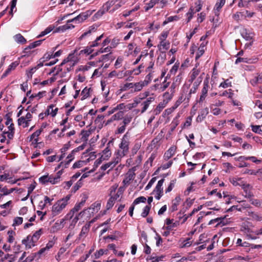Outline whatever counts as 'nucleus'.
<instances>
[{"instance_id":"1","label":"nucleus","mask_w":262,"mask_h":262,"mask_svg":"<svg viewBox=\"0 0 262 262\" xmlns=\"http://www.w3.org/2000/svg\"><path fill=\"white\" fill-rule=\"evenodd\" d=\"M129 144V135L128 133H126L122 138L119 145V149L116 153V158H118L119 161H121V159L128 154Z\"/></svg>"},{"instance_id":"2","label":"nucleus","mask_w":262,"mask_h":262,"mask_svg":"<svg viewBox=\"0 0 262 262\" xmlns=\"http://www.w3.org/2000/svg\"><path fill=\"white\" fill-rule=\"evenodd\" d=\"M71 195H68L65 198L57 201L52 206V215L56 216L61 213L62 210L68 205Z\"/></svg>"},{"instance_id":"3","label":"nucleus","mask_w":262,"mask_h":262,"mask_svg":"<svg viewBox=\"0 0 262 262\" xmlns=\"http://www.w3.org/2000/svg\"><path fill=\"white\" fill-rule=\"evenodd\" d=\"M42 233V229H40L36 231L32 236L29 235L26 239H24L22 241V243L25 245L27 248L30 249L35 245V243L38 240Z\"/></svg>"},{"instance_id":"4","label":"nucleus","mask_w":262,"mask_h":262,"mask_svg":"<svg viewBox=\"0 0 262 262\" xmlns=\"http://www.w3.org/2000/svg\"><path fill=\"white\" fill-rule=\"evenodd\" d=\"M164 180V179H162L161 180H159L155 190H154V193H155V197L158 200H160L163 194L162 185Z\"/></svg>"},{"instance_id":"5","label":"nucleus","mask_w":262,"mask_h":262,"mask_svg":"<svg viewBox=\"0 0 262 262\" xmlns=\"http://www.w3.org/2000/svg\"><path fill=\"white\" fill-rule=\"evenodd\" d=\"M100 206L101 203L99 202H96L92 204L89 208L80 212L78 214V215H83V214L85 213L86 211H88L90 214H93L94 212H97L100 210Z\"/></svg>"},{"instance_id":"6","label":"nucleus","mask_w":262,"mask_h":262,"mask_svg":"<svg viewBox=\"0 0 262 262\" xmlns=\"http://www.w3.org/2000/svg\"><path fill=\"white\" fill-rule=\"evenodd\" d=\"M242 188L245 193L244 195L245 198L249 199L250 198L253 197L254 194L252 191V187L249 184L246 182Z\"/></svg>"},{"instance_id":"7","label":"nucleus","mask_w":262,"mask_h":262,"mask_svg":"<svg viewBox=\"0 0 262 262\" xmlns=\"http://www.w3.org/2000/svg\"><path fill=\"white\" fill-rule=\"evenodd\" d=\"M120 162V161H119V159L118 158H115L113 160V161L109 162L106 163L105 164L102 165L101 167V169L102 170H105L109 168L108 171H110V170L112 169L115 166V165L119 163V162Z\"/></svg>"},{"instance_id":"8","label":"nucleus","mask_w":262,"mask_h":262,"mask_svg":"<svg viewBox=\"0 0 262 262\" xmlns=\"http://www.w3.org/2000/svg\"><path fill=\"white\" fill-rule=\"evenodd\" d=\"M209 88V84L208 82H204L203 84V88L202 90L201 95L200 97V99L199 100V103H202L205 100Z\"/></svg>"},{"instance_id":"9","label":"nucleus","mask_w":262,"mask_h":262,"mask_svg":"<svg viewBox=\"0 0 262 262\" xmlns=\"http://www.w3.org/2000/svg\"><path fill=\"white\" fill-rule=\"evenodd\" d=\"M166 224L167 225L166 227H163V229H166V230H171L173 228L177 227L179 225V222H173V220H170L169 219H167L166 220Z\"/></svg>"},{"instance_id":"10","label":"nucleus","mask_w":262,"mask_h":262,"mask_svg":"<svg viewBox=\"0 0 262 262\" xmlns=\"http://www.w3.org/2000/svg\"><path fill=\"white\" fill-rule=\"evenodd\" d=\"M154 97H149L146 100L142 102L141 104V105L142 106L141 113H144L147 110L151 103L154 101Z\"/></svg>"},{"instance_id":"11","label":"nucleus","mask_w":262,"mask_h":262,"mask_svg":"<svg viewBox=\"0 0 262 262\" xmlns=\"http://www.w3.org/2000/svg\"><path fill=\"white\" fill-rule=\"evenodd\" d=\"M85 202V200H83L78 204H76L74 207L71 210L70 213L68 214V215H71L70 218H72L74 215V213L75 212H78L81 208V207L84 206Z\"/></svg>"},{"instance_id":"12","label":"nucleus","mask_w":262,"mask_h":262,"mask_svg":"<svg viewBox=\"0 0 262 262\" xmlns=\"http://www.w3.org/2000/svg\"><path fill=\"white\" fill-rule=\"evenodd\" d=\"M176 151V146L170 147L164 154V159L167 160L171 158L174 154Z\"/></svg>"},{"instance_id":"13","label":"nucleus","mask_w":262,"mask_h":262,"mask_svg":"<svg viewBox=\"0 0 262 262\" xmlns=\"http://www.w3.org/2000/svg\"><path fill=\"white\" fill-rule=\"evenodd\" d=\"M19 64V62L15 61L13 62L9 66L8 69L6 70L4 73L2 75V77H5L10 74L11 71L14 70L16 67Z\"/></svg>"},{"instance_id":"14","label":"nucleus","mask_w":262,"mask_h":262,"mask_svg":"<svg viewBox=\"0 0 262 262\" xmlns=\"http://www.w3.org/2000/svg\"><path fill=\"white\" fill-rule=\"evenodd\" d=\"M88 17V15L84 13L80 14L75 18L71 19L69 21L74 22L75 24H78L82 22L84 20H85Z\"/></svg>"},{"instance_id":"15","label":"nucleus","mask_w":262,"mask_h":262,"mask_svg":"<svg viewBox=\"0 0 262 262\" xmlns=\"http://www.w3.org/2000/svg\"><path fill=\"white\" fill-rule=\"evenodd\" d=\"M181 198L180 196H177L172 201V205L170 207L172 212L175 211L178 209V206L180 204L181 202Z\"/></svg>"},{"instance_id":"16","label":"nucleus","mask_w":262,"mask_h":262,"mask_svg":"<svg viewBox=\"0 0 262 262\" xmlns=\"http://www.w3.org/2000/svg\"><path fill=\"white\" fill-rule=\"evenodd\" d=\"M230 182L233 185L236 186H239L242 187L243 185L246 183L244 181L242 178H233L230 179Z\"/></svg>"},{"instance_id":"17","label":"nucleus","mask_w":262,"mask_h":262,"mask_svg":"<svg viewBox=\"0 0 262 262\" xmlns=\"http://www.w3.org/2000/svg\"><path fill=\"white\" fill-rule=\"evenodd\" d=\"M226 0H219L216 3L214 7V13L215 15H219L220 10L224 5Z\"/></svg>"},{"instance_id":"18","label":"nucleus","mask_w":262,"mask_h":262,"mask_svg":"<svg viewBox=\"0 0 262 262\" xmlns=\"http://www.w3.org/2000/svg\"><path fill=\"white\" fill-rule=\"evenodd\" d=\"M64 221V219H61L59 221L56 222L52 227L53 231L55 232L63 228Z\"/></svg>"},{"instance_id":"19","label":"nucleus","mask_w":262,"mask_h":262,"mask_svg":"<svg viewBox=\"0 0 262 262\" xmlns=\"http://www.w3.org/2000/svg\"><path fill=\"white\" fill-rule=\"evenodd\" d=\"M111 142L110 141L107 144L106 147L102 151V155L101 157V158H103V159H105L111 156V150L109 147L110 144H111Z\"/></svg>"},{"instance_id":"20","label":"nucleus","mask_w":262,"mask_h":262,"mask_svg":"<svg viewBox=\"0 0 262 262\" xmlns=\"http://www.w3.org/2000/svg\"><path fill=\"white\" fill-rule=\"evenodd\" d=\"M144 9L146 11H147L150 9L152 8L156 3L154 0H144Z\"/></svg>"},{"instance_id":"21","label":"nucleus","mask_w":262,"mask_h":262,"mask_svg":"<svg viewBox=\"0 0 262 262\" xmlns=\"http://www.w3.org/2000/svg\"><path fill=\"white\" fill-rule=\"evenodd\" d=\"M54 105L53 104L49 105L46 114H47V115H51L53 117H55L57 114L58 109V108L54 109Z\"/></svg>"},{"instance_id":"22","label":"nucleus","mask_w":262,"mask_h":262,"mask_svg":"<svg viewBox=\"0 0 262 262\" xmlns=\"http://www.w3.org/2000/svg\"><path fill=\"white\" fill-rule=\"evenodd\" d=\"M170 46V42L168 41L163 40L161 41L160 44L158 45V47L159 50H167L169 49Z\"/></svg>"},{"instance_id":"23","label":"nucleus","mask_w":262,"mask_h":262,"mask_svg":"<svg viewBox=\"0 0 262 262\" xmlns=\"http://www.w3.org/2000/svg\"><path fill=\"white\" fill-rule=\"evenodd\" d=\"M90 228V225H85L81 229V231L79 235V239L84 238L86 236V235L89 232Z\"/></svg>"},{"instance_id":"24","label":"nucleus","mask_w":262,"mask_h":262,"mask_svg":"<svg viewBox=\"0 0 262 262\" xmlns=\"http://www.w3.org/2000/svg\"><path fill=\"white\" fill-rule=\"evenodd\" d=\"M249 202L252 205L255 207L262 208V200L254 199L253 197H252L249 199Z\"/></svg>"},{"instance_id":"25","label":"nucleus","mask_w":262,"mask_h":262,"mask_svg":"<svg viewBox=\"0 0 262 262\" xmlns=\"http://www.w3.org/2000/svg\"><path fill=\"white\" fill-rule=\"evenodd\" d=\"M200 71L196 68H193L190 73L189 81L192 82L199 75Z\"/></svg>"},{"instance_id":"26","label":"nucleus","mask_w":262,"mask_h":262,"mask_svg":"<svg viewBox=\"0 0 262 262\" xmlns=\"http://www.w3.org/2000/svg\"><path fill=\"white\" fill-rule=\"evenodd\" d=\"M135 173L134 172H128L123 183L125 184H129L131 180L135 178Z\"/></svg>"},{"instance_id":"27","label":"nucleus","mask_w":262,"mask_h":262,"mask_svg":"<svg viewBox=\"0 0 262 262\" xmlns=\"http://www.w3.org/2000/svg\"><path fill=\"white\" fill-rule=\"evenodd\" d=\"M146 86L144 82L141 81L139 82L134 83V92H139L141 91L143 87Z\"/></svg>"},{"instance_id":"28","label":"nucleus","mask_w":262,"mask_h":262,"mask_svg":"<svg viewBox=\"0 0 262 262\" xmlns=\"http://www.w3.org/2000/svg\"><path fill=\"white\" fill-rule=\"evenodd\" d=\"M91 134V132L90 130H82L81 132V140L82 141L86 143L88 137Z\"/></svg>"},{"instance_id":"29","label":"nucleus","mask_w":262,"mask_h":262,"mask_svg":"<svg viewBox=\"0 0 262 262\" xmlns=\"http://www.w3.org/2000/svg\"><path fill=\"white\" fill-rule=\"evenodd\" d=\"M225 219V216L223 217H217L213 220H211L209 223V225L212 224L214 223L218 222V224H222V226L225 225L226 223L224 222V220Z\"/></svg>"},{"instance_id":"30","label":"nucleus","mask_w":262,"mask_h":262,"mask_svg":"<svg viewBox=\"0 0 262 262\" xmlns=\"http://www.w3.org/2000/svg\"><path fill=\"white\" fill-rule=\"evenodd\" d=\"M205 47V44H204V43H202L200 45V47L198 49V52L196 53V55L195 57L196 59H198V58H199L204 53Z\"/></svg>"},{"instance_id":"31","label":"nucleus","mask_w":262,"mask_h":262,"mask_svg":"<svg viewBox=\"0 0 262 262\" xmlns=\"http://www.w3.org/2000/svg\"><path fill=\"white\" fill-rule=\"evenodd\" d=\"M166 102L163 101L160 102L154 111L155 114L156 115L160 114L162 110L166 106Z\"/></svg>"},{"instance_id":"32","label":"nucleus","mask_w":262,"mask_h":262,"mask_svg":"<svg viewBox=\"0 0 262 262\" xmlns=\"http://www.w3.org/2000/svg\"><path fill=\"white\" fill-rule=\"evenodd\" d=\"M18 125L23 124V127L26 128L29 126V120H26L24 117H21L18 119Z\"/></svg>"},{"instance_id":"33","label":"nucleus","mask_w":262,"mask_h":262,"mask_svg":"<svg viewBox=\"0 0 262 262\" xmlns=\"http://www.w3.org/2000/svg\"><path fill=\"white\" fill-rule=\"evenodd\" d=\"M104 118V116L103 115H98L97 118H96L95 120V123L97 124L99 123V128H101L102 126L103 125V124L105 123V121H103V119Z\"/></svg>"},{"instance_id":"34","label":"nucleus","mask_w":262,"mask_h":262,"mask_svg":"<svg viewBox=\"0 0 262 262\" xmlns=\"http://www.w3.org/2000/svg\"><path fill=\"white\" fill-rule=\"evenodd\" d=\"M116 200L117 199L114 196L111 195L106 204V209L107 210L111 209L114 206Z\"/></svg>"},{"instance_id":"35","label":"nucleus","mask_w":262,"mask_h":262,"mask_svg":"<svg viewBox=\"0 0 262 262\" xmlns=\"http://www.w3.org/2000/svg\"><path fill=\"white\" fill-rule=\"evenodd\" d=\"M111 47H107L104 48H101L99 50H98L97 52L95 53L94 54H93L91 56L94 57L95 56L97 55L99 53H108V54H111Z\"/></svg>"},{"instance_id":"36","label":"nucleus","mask_w":262,"mask_h":262,"mask_svg":"<svg viewBox=\"0 0 262 262\" xmlns=\"http://www.w3.org/2000/svg\"><path fill=\"white\" fill-rule=\"evenodd\" d=\"M54 26L53 25H50L48 27H47L44 31H42L40 34L38 36V37H40L43 36H45L50 32H51L54 29Z\"/></svg>"},{"instance_id":"37","label":"nucleus","mask_w":262,"mask_h":262,"mask_svg":"<svg viewBox=\"0 0 262 262\" xmlns=\"http://www.w3.org/2000/svg\"><path fill=\"white\" fill-rule=\"evenodd\" d=\"M14 38L18 43L24 44L26 42V39L20 34L15 35Z\"/></svg>"},{"instance_id":"38","label":"nucleus","mask_w":262,"mask_h":262,"mask_svg":"<svg viewBox=\"0 0 262 262\" xmlns=\"http://www.w3.org/2000/svg\"><path fill=\"white\" fill-rule=\"evenodd\" d=\"M2 262H14L15 258L12 255L7 254L5 255L4 257L1 259Z\"/></svg>"},{"instance_id":"39","label":"nucleus","mask_w":262,"mask_h":262,"mask_svg":"<svg viewBox=\"0 0 262 262\" xmlns=\"http://www.w3.org/2000/svg\"><path fill=\"white\" fill-rule=\"evenodd\" d=\"M243 37L247 40L251 41L252 39V34L248 32L247 30H245L243 31L242 33Z\"/></svg>"},{"instance_id":"40","label":"nucleus","mask_w":262,"mask_h":262,"mask_svg":"<svg viewBox=\"0 0 262 262\" xmlns=\"http://www.w3.org/2000/svg\"><path fill=\"white\" fill-rule=\"evenodd\" d=\"M173 96V94L171 93L170 92H165L163 94V97H164V100L163 102H166V103L167 104L168 102L172 98Z\"/></svg>"},{"instance_id":"41","label":"nucleus","mask_w":262,"mask_h":262,"mask_svg":"<svg viewBox=\"0 0 262 262\" xmlns=\"http://www.w3.org/2000/svg\"><path fill=\"white\" fill-rule=\"evenodd\" d=\"M124 115V112L123 111H119L112 116L114 121L119 120L121 119Z\"/></svg>"},{"instance_id":"42","label":"nucleus","mask_w":262,"mask_h":262,"mask_svg":"<svg viewBox=\"0 0 262 262\" xmlns=\"http://www.w3.org/2000/svg\"><path fill=\"white\" fill-rule=\"evenodd\" d=\"M153 77L152 72H149L146 76L145 79L142 81L146 86L151 82Z\"/></svg>"},{"instance_id":"43","label":"nucleus","mask_w":262,"mask_h":262,"mask_svg":"<svg viewBox=\"0 0 262 262\" xmlns=\"http://www.w3.org/2000/svg\"><path fill=\"white\" fill-rule=\"evenodd\" d=\"M192 244V242L190 241V238H187L184 240L180 245V247L182 248L189 247Z\"/></svg>"},{"instance_id":"44","label":"nucleus","mask_w":262,"mask_h":262,"mask_svg":"<svg viewBox=\"0 0 262 262\" xmlns=\"http://www.w3.org/2000/svg\"><path fill=\"white\" fill-rule=\"evenodd\" d=\"M244 173H247L250 175H257L258 173H262V168L259 169L257 171H254L251 169H247L244 172Z\"/></svg>"},{"instance_id":"45","label":"nucleus","mask_w":262,"mask_h":262,"mask_svg":"<svg viewBox=\"0 0 262 262\" xmlns=\"http://www.w3.org/2000/svg\"><path fill=\"white\" fill-rule=\"evenodd\" d=\"M91 89L85 88L81 92V95H82V100L85 99L90 95V91Z\"/></svg>"},{"instance_id":"46","label":"nucleus","mask_w":262,"mask_h":262,"mask_svg":"<svg viewBox=\"0 0 262 262\" xmlns=\"http://www.w3.org/2000/svg\"><path fill=\"white\" fill-rule=\"evenodd\" d=\"M8 234L9 235L8 242L9 243H12L14 241V236L15 235V232L12 230H9L8 231Z\"/></svg>"},{"instance_id":"47","label":"nucleus","mask_w":262,"mask_h":262,"mask_svg":"<svg viewBox=\"0 0 262 262\" xmlns=\"http://www.w3.org/2000/svg\"><path fill=\"white\" fill-rule=\"evenodd\" d=\"M35 187V185L34 184H32L30 185V186L28 188V194L25 198L22 199V201H26L28 199L29 195L32 193V192L34 189Z\"/></svg>"},{"instance_id":"48","label":"nucleus","mask_w":262,"mask_h":262,"mask_svg":"<svg viewBox=\"0 0 262 262\" xmlns=\"http://www.w3.org/2000/svg\"><path fill=\"white\" fill-rule=\"evenodd\" d=\"M241 13H242L243 18H246L247 17L251 18L253 16V15L254 14V12H250L248 10L242 11V12H241Z\"/></svg>"},{"instance_id":"49","label":"nucleus","mask_w":262,"mask_h":262,"mask_svg":"<svg viewBox=\"0 0 262 262\" xmlns=\"http://www.w3.org/2000/svg\"><path fill=\"white\" fill-rule=\"evenodd\" d=\"M75 151V149L73 150L71 154H70L67 157V159H69L68 161L64 163V167H67L69 164L70 163V162L74 159V154Z\"/></svg>"},{"instance_id":"50","label":"nucleus","mask_w":262,"mask_h":262,"mask_svg":"<svg viewBox=\"0 0 262 262\" xmlns=\"http://www.w3.org/2000/svg\"><path fill=\"white\" fill-rule=\"evenodd\" d=\"M150 206L146 205L144 207L143 210L141 213V216L143 217H145L148 214L150 210Z\"/></svg>"},{"instance_id":"51","label":"nucleus","mask_w":262,"mask_h":262,"mask_svg":"<svg viewBox=\"0 0 262 262\" xmlns=\"http://www.w3.org/2000/svg\"><path fill=\"white\" fill-rule=\"evenodd\" d=\"M41 40H37L28 46L25 49L29 50L35 48V47L39 46L41 44Z\"/></svg>"},{"instance_id":"52","label":"nucleus","mask_w":262,"mask_h":262,"mask_svg":"<svg viewBox=\"0 0 262 262\" xmlns=\"http://www.w3.org/2000/svg\"><path fill=\"white\" fill-rule=\"evenodd\" d=\"M201 82V79H200V80H198V81H195L193 83V87L190 89V92H189V95H190L191 93H195L196 90L198 89V87Z\"/></svg>"},{"instance_id":"53","label":"nucleus","mask_w":262,"mask_h":262,"mask_svg":"<svg viewBox=\"0 0 262 262\" xmlns=\"http://www.w3.org/2000/svg\"><path fill=\"white\" fill-rule=\"evenodd\" d=\"M146 198L142 196H140V197H138L137 199H136L134 200L133 204H134V205H135L138 204L141 202L144 203L146 202Z\"/></svg>"},{"instance_id":"54","label":"nucleus","mask_w":262,"mask_h":262,"mask_svg":"<svg viewBox=\"0 0 262 262\" xmlns=\"http://www.w3.org/2000/svg\"><path fill=\"white\" fill-rule=\"evenodd\" d=\"M250 215L252 219L254 220L258 221H262V216L256 213L251 212Z\"/></svg>"},{"instance_id":"55","label":"nucleus","mask_w":262,"mask_h":262,"mask_svg":"<svg viewBox=\"0 0 262 262\" xmlns=\"http://www.w3.org/2000/svg\"><path fill=\"white\" fill-rule=\"evenodd\" d=\"M42 131V129H40L37 130L36 132H35L34 133H33L30 137V141L32 140L35 137H38L40 135Z\"/></svg>"},{"instance_id":"56","label":"nucleus","mask_w":262,"mask_h":262,"mask_svg":"<svg viewBox=\"0 0 262 262\" xmlns=\"http://www.w3.org/2000/svg\"><path fill=\"white\" fill-rule=\"evenodd\" d=\"M141 144L140 143H136L135 144L134 147L132 149V154L133 155H134L137 154L138 150L140 148Z\"/></svg>"},{"instance_id":"57","label":"nucleus","mask_w":262,"mask_h":262,"mask_svg":"<svg viewBox=\"0 0 262 262\" xmlns=\"http://www.w3.org/2000/svg\"><path fill=\"white\" fill-rule=\"evenodd\" d=\"M23 217H16L14 219L13 226H17L22 224L23 223Z\"/></svg>"},{"instance_id":"58","label":"nucleus","mask_w":262,"mask_h":262,"mask_svg":"<svg viewBox=\"0 0 262 262\" xmlns=\"http://www.w3.org/2000/svg\"><path fill=\"white\" fill-rule=\"evenodd\" d=\"M68 26L67 24H66L64 25L59 26L58 28H57L54 32H64L66 31L67 30H68Z\"/></svg>"},{"instance_id":"59","label":"nucleus","mask_w":262,"mask_h":262,"mask_svg":"<svg viewBox=\"0 0 262 262\" xmlns=\"http://www.w3.org/2000/svg\"><path fill=\"white\" fill-rule=\"evenodd\" d=\"M230 86H231V83L229 81L228 79H227L223 82H222L220 85V87L223 88H227Z\"/></svg>"},{"instance_id":"60","label":"nucleus","mask_w":262,"mask_h":262,"mask_svg":"<svg viewBox=\"0 0 262 262\" xmlns=\"http://www.w3.org/2000/svg\"><path fill=\"white\" fill-rule=\"evenodd\" d=\"M95 31H96V29H95V27H92V26L91 27L90 30L88 31L85 32L83 34H82V35L80 37V38H82L84 37L85 36L90 34L92 32H95Z\"/></svg>"},{"instance_id":"61","label":"nucleus","mask_w":262,"mask_h":262,"mask_svg":"<svg viewBox=\"0 0 262 262\" xmlns=\"http://www.w3.org/2000/svg\"><path fill=\"white\" fill-rule=\"evenodd\" d=\"M233 18L236 21L243 19L242 13L241 12H237L233 15Z\"/></svg>"},{"instance_id":"62","label":"nucleus","mask_w":262,"mask_h":262,"mask_svg":"<svg viewBox=\"0 0 262 262\" xmlns=\"http://www.w3.org/2000/svg\"><path fill=\"white\" fill-rule=\"evenodd\" d=\"M123 58L121 57H119L117 59V60L115 62V67L116 69H118L121 67V65L123 61Z\"/></svg>"},{"instance_id":"63","label":"nucleus","mask_w":262,"mask_h":262,"mask_svg":"<svg viewBox=\"0 0 262 262\" xmlns=\"http://www.w3.org/2000/svg\"><path fill=\"white\" fill-rule=\"evenodd\" d=\"M123 191H124L123 188L122 187H120L118 189L116 194H115L114 195V196L115 198V199H116L117 200L123 194Z\"/></svg>"},{"instance_id":"64","label":"nucleus","mask_w":262,"mask_h":262,"mask_svg":"<svg viewBox=\"0 0 262 262\" xmlns=\"http://www.w3.org/2000/svg\"><path fill=\"white\" fill-rule=\"evenodd\" d=\"M209 113V109L207 107L204 108L202 110H201L200 115V116H203V117L205 118L206 116L207 115V114Z\"/></svg>"}]
</instances>
